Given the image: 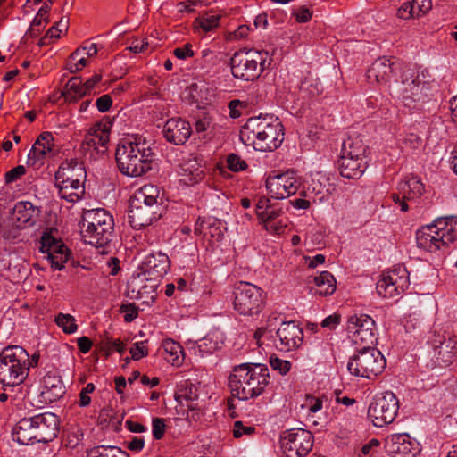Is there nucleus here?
I'll list each match as a JSON object with an SVG mask.
<instances>
[{
    "label": "nucleus",
    "mask_w": 457,
    "mask_h": 457,
    "mask_svg": "<svg viewBox=\"0 0 457 457\" xmlns=\"http://www.w3.org/2000/svg\"><path fill=\"white\" fill-rule=\"evenodd\" d=\"M109 446L99 445L87 451V457H107L109 456Z\"/></svg>",
    "instance_id": "obj_63"
},
{
    "label": "nucleus",
    "mask_w": 457,
    "mask_h": 457,
    "mask_svg": "<svg viewBox=\"0 0 457 457\" xmlns=\"http://www.w3.org/2000/svg\"><path fill=\"white\" fill-rule=\"evenodd\" d=\"M62 96L65 97L67 101H78L86 96V82L80 76H74L71 78L66 86L64 91L62 92Z\"/></svg>",
    "instance_id": "obj_41"
},
{
    "label": "nucleus",
    "mask_w": 457,
    "mask_h": 457,
    "mask_svg": "<svg viewBox=\"0 0 457 457\" xmlns=\"http://www.w3.org/2000/svg\"><path fill=\"white\" fill-rule=\"evenodd\" d=\"M397 194H393L392 199L395 204H399L402 212L408 211L406 199H415L420 197L424 192V185L421 180L415 176L403 179L397 184Z\"/></svg>",
    "instance_id": "obj_23"
},
{
    "label": "nucleus",
    "mask_w": 457,
    "mask_h": 457,
    "mask_svg": "<svg viewBox=\"0 0 457 457\" xmlns=\"http://www.w3.org/2000/svg\"><path fill=\"white\" fill-rule=\"evenodd\" d=\"M417 245L431 253H445L457 241V217H440L417 231Z\"/></svg>",
    "instance_id": "obj_5"
},
{
    "label": "nucleus",
    "mask_w": 457,
    "mask_h": 457,
    "mask_svg": "<svg viewBox=\"0 0 457 457\" xmlns=\"http://www.w3.org/2000/svg\"><path fill=\"white\" fill-rule=\"evenodd\" d=\"M29 353L19 345L9 346L0 353V383L14 386L23 382L27 376Z\"/></svg>",
    "instance_id": "obj_8"
},
{
    "label": "nucleus",
    "mask_w": 457,
    "mask_h": 457,
    "mask_svg": "<svg viewBox=\"0 0 457 457\" xmlns=\"http://www.w3.org/2000/svg\"><path fill=\"white\" fill-rule=\"evenodd\" d=\"M396 15L403 20L417 18L411 2L403 3L397 10Z\"/></svg>",
    "instance_id": "obj_53"
},
{
    "label": "nucleus",
    "mask_w": 457,
    "mask_h": 457,
    "mask_svg": "<svg viewBox=\"0 0 457 457\" xmlns=\"http://www.w3.org/2000/svg\"><path fill=\"white\" fill-rule=\"evenodd\" d=\"M254 431V427L247 425L241 420L235 421L232 427V435L237 439L243 438L245 436H252Z\"/></svg>",
    "instance_id": "obj_45"
},
{
    "label": "nucleus",
    "mask_w": 457,
    "mask_h": 457,
    "mask_svg": "<svg viewBox=\"0 0 457 457\" xmlns=\"http://www.w3.org/2000/svg\"><path fill=\"white\" fill-rule=\"evenodd\" d=\"M54 320L57 326L62 328L66 334H72L77 331L78 326L75 318L71 314L59 313Z\"/></svg>",
    "instance_id": "obj_44"
},
{
    "label": "nucleus",
    "mask_w": 457,
    "mask_h": 457,
    "mask_svg": "<svg viewBox=\"0 0 457 457\" xmlns=\"http://www.w3.org/2000/svg\"><path fill=\"white\" fill-rule=\"evenodd\" d=\"M316 293L321 296H329L337 289V280L329 271H321L313 277Z\"/></svg>",
    "instance_id": "obj_40"
},
{
    "label": "nucleus",
    "mask_w": 457,
    "mask_h": 457,
    "mask_svg": "<svg viewBox=\"0 0 457 457\" xmlns=\"http://www.w3.org/2000/svg\"><path fill=\"white\" fill-rule=\"evenodd\" d=\"M284 136L281 121L273 115L249 118L239 134L244 145L261 152H271L278 148L284 141Z\"/></svg>",
    "instance_id": "obj_3"
},
{
    "label": "nucleus",
    "mask_w": 457,
    "mask_h": 457,
    "mask_svg": "<svg viewBox=\"0 0 457 457\" xmlns=\"http://www.w3.org/2000/svg\"><path fill=\"white\" fill-rule=\"evenodd\" d=\"M409 285L408 270L405 267L397 266L382 273L376 289L381 297L394 298L403 294Z\"/></svg>",
    "instance_id": "obj_15"
},
{
    "label": "nucleus",
    "mask_w": 457,
    "mask_h": 457,
    "mask_svg": "<svg viewBox=\"0 0 457 457\" xmlns=\"http://www.w3.org/2000/svg\"><path fill=\"white\" fill-rule=\"evenodd\" d=\"M48 23V18L40 17L36 15L33 19L30 27L28 30V34L30 37H37L42 30L43 28Z\"/></svg>",
    "instance_id": "obj_48"
},
{
    "label": "nucleus",
    "mask_w": 457,
    "mask_h": 457,
    "mask_svg": "<svg viewBox=\"0 0 457 457\" xmlns=\"http://www.w3.org/2000/svg\"><path fill=\"white\" fill-rule=\"evenodd\" d=\"M174 55L179 60H185L194 55V51L190 44H186L181 47H178L173 51Z\"/></svg>",
    "instance_id": "obj_57"
},
{
    "label": "nucleus",
    "mask_w": 457,
    "mask_h": 457,
    "mask_svg": "<svg viewBox=\"0 0 457 457\" xmlns=\"http://www.w3.org/2000/svg\"><path fill=\"white\" fill-rule=\"evenodd\" d=\"M457 342L453 338L444 339L434 345V357L439 365L449 366L453 363L456 353Z\"/></svg>",
    "instance_id": "obj_37"
},
{
    "label": "nucleus",
    "mask_w": 457,
    "mask_h": 457,
    "mask_svg": "<svg viewBox=\"0 0 457 457\" xmlns=\"http://www.w3.org/2000/svg\"><path fill=\"white\" fill-rule=\"evenodd\" d=\"M270 364L274 370H278L281 375H286L291 369V362L278 357H270Z\"/></svg>",
    "instance_id": "obj_49"
},
{
    "label": "nucleus",
    "mask_w": 457,
    "mask_h": 457,
    "mask_svg": "<svg viewBox=\"0 0 457 457\" xmlns=\"http://www.w3.org/2000/svg\"><path fill=\"white\" fill-rule=\"evenodd\" d=\"M142 154L133 155L132 150L116 148V161L120 172L129 177H140L151 169L153 158L148 157L145 149Z\"/></svg>",
    "instance_id": "obj_18"
},
{
    "label": "nucleus",
    "mask_w": 457,
    "mask_h": 457,
    "mask_svg": "<svg viewBox=\"0 0 457 457\" xmlns=\"http://www.w3.org/2000/svg\"><path fill=\"white\" fill-rule=\"evenodd\" d=\"M228 167L232 171L244 170L246 168V163L235 154H231L228 156Z\"/></svg>",
    "instance_id": "obj_52"
},
{
    "label": "nucleus",
    "mask_w": 457,
    "mask_h": 457,
    "mask_svg": "<svg viewBox=\"0 0 457 457\" xmlns=\"http://www.w3.org/2000/svg\"><path fill=\"white\" fill-rule=\"evenodd\" d=\"M158 280L141 273L133 275L128 282V295L131 299L149 304L154 300Z\"/></svg>",
    "instance_id": "obj_19"
},
{
    "label": "nucleus",
    "mask_w": 457,
    "mask_h": 457,
    "mask_svg": "<svg viewBox=\"0 0 457 457\" xmlns=\"http://www.w3.org/2000/svg\"><path fill=\"white\" fill-rule=\"evenodd\" d=\"M303 334L302 328L293 321L283 322L278 328L274 344L277 349L288 352L302 345Z\"/></svg>",
    "instance_id": "obj_21"
},
{
    "label": "nucleus",
    "mask_w": 457,
    "mask_h": 457,
    "mask_svg": "<svg viewBox=\"0 0 457 457\" xmlns=\"http://www.w3.org/2000/svg\"><path fill=\"white\" fill-rule=\"evenodd\" d=\"M117 148H123V150H132L133 155L142 154V149H145V154L148 157L153 158V150L151 144L145 138L138 135H130L121 138L119 141Z\"/></svg>",
    "instance_id": "obj_36"
},
{
    "label": "nucleus",
    "mask_w": 457,
    "mask_h": 457,
    "mask_svg": "<svg viewBox=\"0 0 457 457\" xmlns=\"http://www.w3.org/2000/svg\"><path fill=\"white\" fill-rule=\"evenodd\" d=\"M386 449L392 457H416L420 447L408 434H394L386 440Z\"/></svg>",
    "instance_id": "obj_22"
},
{
    "label": "nucleus",
    "mask_w": 457,
    "mask_h": 457,
    "mask_svg": "<svg viewBox=\"0 0 457 457\" xmlns=\"http://www.w3.org/2000/svg\"><path fill=\"white\" fill-rule=\"evenodd\" d=\"M40 244V250L47 254L52 267L62 270L68 261V249L63 242L54 237L51 231H46L43 233Z\"/></svg>",
    "instance_id": "obj_20"
},
{
    "label": "nucleus",
    "mask_w": 457,
    "mask_h": 457,
    "mask_svg": "<svg viewBox=\"0 0 457 457\" xmlns=\"http://www.w3.org/2000/svg\"><path fill=\"white\" fill-rule=\"evenodd\" d=\"M366 145L359 137H348L343 141L338 167L344 178L357 179L368 167Z\"/></svg>",
    "instance_id": "obj_9"
},
{
    "label": "nucleus",
    "mask_w": 457,
    "mask_h": 457,
    "mask_svg": "<svg viewBox=\"0 0 457 457\" xmlns=\"http://www.w3.org/2000/svg\"><path fill=\"white\" fill-rule=\"evenodd\" d=\"M212 126V120L208 115H204L203 118H200L195 122V130L198 133L207 131L209 128Z\"/></svg>",
    "instance_id": "obj_61"
},
{
    "label": "nucleus",
    "mask_w": 457,
    "mask_h": 457,
    "mask_svg": "<svg viewBox=\"0 0 457 457\" xmlns=\"http://www.w3.org/2000/svg\"><path fill=\"white\" fill-rule=\"evenodd\" d=\"M386 364L380 351L374 346H363L349 359L347 369L355 377L372 379L383 371Z\"/></svg>",
    "instance_id": "obj_11"
},
{
    "label": "nucleus",
    "mask_w": 457,
    "mask_h": 457,
    "mask_svg": "<svg viewBox=\"0 0 457 457\" xmlns=\"http://www.w3.org/2000/svg\"><path fill=\"white\" fill-rule=\"evenodd\" d=\"M270 383V372L265 364L246 362L233 368L228 377L231 395L240 401L261 395Z\"/></svg>",
    "instance_id": "obj_4"
},
{
    "label": "nucleus",
    "mask_w": 457,
    "mask_h": 457,
    "mask_svg": "<svg viewBox=\"0 0 457 457\" xmlns=\"http://www.w3.org/2000/svg\"><path fill=\"white\" fill-rule=\"evenodd\" d=\"M222 228L223 225L219 220L212 217L199 218L195 225V233L214 243L223 237Z\"/></svg>",
    "instance_id": "obj_32"
},
{
    "label": "nucleus",
    "mask_w": 457,
    "mask_h": 457,
    "mask_svg": "<svg viewBox=\"0 0 457 457\" xmlns=\"http://www.w3.org/2000/svg\"><path fill=\"white\" fill-rule=\"evenodd\" d=\"M64 394V386L57 371H48L41 380L40 396L45 403H53Z\"/></svg>",
    "instance_id": "obj_30"
},
{
    "label": "nucleus",
    "mask_w": 457,
    "mask_h": 457,
    "mask_svg": "<svg viewBox=\"0 0 457 457\" xmlns=\"http://www.w3.org/2000/svg\"><path fill=\"white\" fill-rule=\"evenodd\" d=\"M54 179L62 198L71 203L83 198L86 188V170L82 162H79L75 159L62 163L55 172Z\"/></svg>",
    "instance_id": "obj_7"
},
{
    "label": "nucleus",
    "mask_w": 457,
    "mask_h": 457,
    "mask_svg": "<svg viewBox=\"0 0 457 457\" xmlns=\"http://www.w3.org/2000/svg\"><path fill=\"white\" fill-rule=\"evenodd\" d=\"M34 424L38 434V443H46L57 436L59 430L58 417L52 412L33 416Z\"/></svg>",
    "instance_id": "obj_27"
},
{
    "label": "nucleus",
    "mask_w": 457,
    "mask_h": 457,
    "mask_svg": "<svg viewBox=\"0 0 457 457\" xmlns=\"http://www.w3.org/2000/svg\"><path fill=\"white\" fill-rule=\"evenodd\" d=\"M170 270V259L167 254L158 252L145 256L140 265L141 274L156 279L163 278Z\"/></svg>",
    "instance_id": "obj_24"
},
{
    "label": "nucleus",
    "mask_w": 457,
    "mask_h": 457,
    "mask_svg": "<svg viewBox=\"0 0 457 457\" xmlns=\"http://www.w3.org/2000/svg\"><path fill=\"white\" fill-rule=\"evenodd\" d=\"M303 408L307 410V413L309 415L315 414L322 410L323 399L320 397H309L307 398L305 404L303 405Z\"/></svg>",
    "instance_id": "obj_50"
},
{
    "label": "nucleus",
    "mask_w": 457,
    "mask_h": 457,
    "mask_svg": "<svg viewBox=\"0 0 457 457\" xmlns=\"http://www.w3.org/2000/svg\"><path fill=\"white\" fill-rule=\"evenodd\" d=\"M301 185V177L291 170L275 175H269L265 181L269 195L278 200L286 199L296 194Z\"/></svg>",
    "instance_id": "obj_16"
},
{
    "label": "nucleus",
    "mask_w": 457,
    "mask_h": 457,
    "mask_svg": "<svg viewBox=\"0 0 457 457\" xmlns=\"http://www.w3.org/2000/svg\"><path fill=\"white\" fill-rule=\"evenodd\" d=\"M12 438L21 445H29L38 442V434L34 424L33 417L21 419L12 431Z\"/></svg>",
    "instance_id": "obj_34"
},
{
    "label": "nucleus",
    "mask_w": 457,
    "mask_h": 457,
    "mask_svg": "<svg viewBox=\"0 0 457 457\" xmlns=\"http://www.w3.org/2000/svg\"><path fill=\"white\" fill-rule=\"evenodd\" d=\"M164 137L174 145H183L191 135L190 124L181 118H172L163 127Z\"/></svg>",
    "instance_id": "obj_29"
},
{
    "label": "nucleus",
    "mask_w": 457,
    "mask_h": 457,
    "mask_svg": "<svg viewBox=\"0 0 457 457\" xmlns=\"http://www.w3.org/2000/svg\"><path fill=\"white\" fill-rule=\"evenodd\" d=\"M84 50L85 47L78 48L71 54L67 62V69L71 73H76L86 67V57L81 55Z\"/></svg>",
    "instance_id": "obj_42"
},
{
    "label": "nucleus",
    "mask_w": 457,
    "mask_h": 457,
    "mask_svg": "<svg viewBox=\"0 0 457 457\" xmlns=\"http://www.w3.org/2000/svg\"><path fill=\"white\" fill-rule=\"evenodd\" d=\"M263 306L262 290L247 282H240L234 290L233 308L240 315L254 316Z\"/></svg>",
    "instance_id": "obj_12"
},
{
    "label": "nucleus",
    "mask_w": 457,
    "mask_h": 457,
    "mask_svg": "<svg viewBox=\"0 0 457 457\" xmlns=\"http://www.w3.org/2000/svg\"><path fill=\"white\" fill-rule=\"evenodd\" d=\"M112 104V97L109 95H103L96 101V106L100 112H106Z\"/></svg>",
    "instance_id": "obj_54"
},
{
    "label": "nucleus",
    "mask_w": 457,
    "mask_h": 457,
    "mask_svg": "<svg viewBox=\"0 0 457 457\" xmlns=\"http://www.w3.org/2000/svg\"><path fill=\"white\" fill-rule=\"evenodd\" d=\"M399 401L391 391L376 395L368 409V418L375 427L392 423L398 413Z\"/></svg>",
    "instance_id": "obj_13"
},
{
    "label": "nucleus",
    "mask_w": 457,
    "mask_h": 457,
    "mask_svg": "<svg viewBox=\"0 0 457 457\" xmlns=\"http://www.w3.org/2000/svg\"><path fill=\"white\" fill-rule=\"evenodd\" d=\"M269 54L256 49H242L230 60L232 75L239 79L253 81L259 78L265 68Z\"/></svg>",
    "instance_id": "obj_10"
},
{
    "label": "nucleus",
    "mask_w": 457,
    "mask_h": 457,
    "mask_svg": "<svg viewBox=\"0 0 457 457\" xmlns=\"http://www.w3.org/2000/svg\"><path fill=\"white\" fill-rule=\"evenodd\" d=\"M39 213V209L30 202H18L12 211V220L16 228L32 227L36 223Z\"/></svg>",
    "instance_id": "obj_31"
},
{
    "label": "nucleus",
    "mask_w": 457,
    "mask_h": 457,
    "mask_svg": "<svg viewBox=\"0 0 457 457\" xmlns=\"http://www.w3.org/2000/svg\"><path fill=\"white\" fill-rule=\"evenodd\" d=\"M165 360L172 366L180 367L185 360V354L182 346L171 338H166L162 341Z\"/></svg>",
    "instance_id": "obj_39"
},
{
    "label": "nucleus",
    "mask_w": 457,
    "mask_h": 457,
    "mask_svg": "<svg viewBox=\"0 0 457 457\" xmlns=\"http://www.w3.org/2000/svg\"><path fill=\"white\" fill-rule=\"evenodd\" d=\"M294 15L298 22L304 23L311 20L312 12L309 8L302 6L294 12Z\"/></svg>",
    "instance_id": "obj_56"
},
{
    "label": "nucleus",
    "mask_w": 457,
    "mask_h": 457,
    "mask_svg": "<svg viewBox=\"0 0 457 457\" xmlns=\"http://www.w3.org/2000/svg\"><path fill=\"white\" fill-rule=\"evenodd\" d=\"M178 175L179 181L186 186H191L200 181L203 178V170L198 160L192 156L185 159L179 164Z\"/></svg>",
    "instance_id": "obj_33"
},
{
    "label": "nucleus",
    "mask_w": 457,
    "mask_h": 457,
    "mask_svg": "<svg viewBox=\"0 0 457 457\" xmlns=\"http://www.w3.org/2000/svg\"><path fill=\"white\" fill-rule=\"evenodd\" d=\"M349 337L355 345L373 346L377 342V328L374 320L367 314H355L347 321Z\"/></svg>",
    "instance_id": "obj_17"
},
{
    "label": "nucleus",
    "mask_w": 457,
    "mask_h": 457,
    "mask_svg": "<svg viewBox=\"0 0 457 457\" xmlns=\"http://www.w3.org/2000/svg\"><path fill=\"white\" fill-rule=\"evenodd\" d=\"M271 207H272V205L270 204V199L268 197H266V196L259 197L255 204V209H254L256 216L258 217L261 214V212L262 213Z\"/></svg>",
    "instance_id": "obj_59"
},
{
    "label": "nucleus",
    "mask_w": 457,
    "mask_h": 457,
    "mask_svg": "<svg viewBox=\"0 0 457 457\" xmlns=\"http://www.w3.org/2000/svg\"><path fill=\"white\" fill-rule=\"evenodd\" d=\"M223 342V334L219 330H212L197 341H189L187 349L195 356L203 358L220 348Z\"/></svg>",
    "instance_id": "obj_26"
},
{
    "label": "nucleus",
    "mask_w": 457,
    "mask_h": 457,
    "mask_svg": "<svg viewBox=\"0 0 457 457\" xmlns=\"http://www.w3.org/2000/svg\"><path fill=\"white\" fill-rule=\"evenodd\" d=\"M166 431L165 420L162 418H154L152 420V434L154 439L160 440L163 437Z\"/></svg>",
    "instance_id": "obj_47"
},
{
    "label": "nucleus",
    "mask_w": 457,
    "mask_h": 457,
    "mask_svg": "<svg viewBox=\"0 0 457 457\" xmlns=\"http://www.w3.org/2000/svg\"><path fill=\"white\" fill-rule=\"evenodd\" d=\"M308 190L315 195L314 201L321 204L328 201L329 196L335 192L336 185L329 174L323 171H314L311 173Z\"/></svg>",
    "instance_id": "obj_25"
},
{
    "label": "nucleus",
    "mask_w": 457,
    "mask_h": 457,
    "mask_svg": "<svg viewBox=\"0 0 457 457\" xmlns=\"http://www.w3.org/2000/svg\"><path fill=\"white\" fill-rule=\"evenodd\" d=\"M411 4L418 18L427 14L432 8V0H412Z\"/></svg>",
    "instance_id": "obj_46"
},
{
    "label": "nucleus",
    "mask_w": 457,
    "mask_h": 457,
    "mask_svg": "<svg viewBox=\"0 0 457 457\" xmlns=\"http://www.w3.org/2000/svg\"><path fill=\"white\" fill-rule=\"evenodd\" d=\"M313 446V436L303 428H292L280 436V448L284 457H304Z\"/></svg>",
    "instance_id": "obj_14"
},
{
    "label": "nucleus",
    "mask_w": 457,
    "mask_h": 457,
    "mask_svg": "<svg viewBox=\"0 0 457 457\" xmlns=\"http://www.w3.org/2000/svg\"><path fill=\"white\" fill-rule=\"evenodd\" d=\"M221 12L216 10H209L200 14L194 21L197 32H211L220 25Z\"/></svg>",
    "instance_id": "obj_38"
},
{
    "label": "nucleus",
    "mask_w": 457,
    "mask_h": 457,
    "mask_svg": "<svg viewBox=\"0 0 457 457\" xmlns=\"http://www.w3.org/2000/svg\"><path fill=\"white\" fill-rule=\"evenodd\" d=\"M112 230L113 219L105 209H87V245L95 250L91 255H99L97 262L100 263V269L104 273L114 276L120 270V261L108 255Z\"/></svg>",
    "instance_id": "obj_2"
},
{
    "label": "nucleus",
    "mask_w": 457,
    "mask_h": 457,
    "mask_svg": "<svg viewBox=\"0 0 457 457\" xmlns=\"http://www.w3.org/2000/svg\"><path fill=\"white\" fill-rule=\"evenodd\" d=\"M133 360H139L146 354V350L143 342L135 343L129 349Z\"/></svg>",
    "instance_id": "obj_58"
},
{
    "label": "nucleus",
    "mask_w": 457,
    "mask_h": 457,
    "mask_svg": "<svg viewBox=\"0 0 457 457\" xmlns=\"http://www.w3.org/2000/svg\"><path fill=\"white\" fill-rule=\"evenodd\" d=\"M54 148V137L51 132H43L33 144L28 154V164L34 167L43 165L45 159Z\"/></svg>",
    "instance_id": "obj_28"
},
{
    "label": "nucleus",
    "mask_w": 457,
    "mask_h": 457,
    "mask_svg": "<svg viewBox=\"0 0 457 457\" xmlns=\"http://www.w3.org/2000/svg\"><path fill=\"white\" fill-rule=\"evenodd\" d=\"M249 27L246 25L239 26L234 32L229 35L230 40H240L246 37L249 34Z\"/></svg>",
    "instance_id": "obj_62"
},
{
    "label": "nucleus",
    "mask_w": 457,
    "mask_h": 457,
    "mask_svg": "<svg viewBox=\"0 0 457 457\" xmlns=\"http://www.w3.org/2000/svg\"><path fill=\"white\" fill-rule=\"evenodd\" d=\"M148 43L145 39H136L129 46V51L134 53H141L146 50Z\"/></svg>",
    "instance_id": "obj_64"
},
{
    "label": "nucleus",
    "mask_w": 457,
    "mask_h": 457,
    "mask_svg": "<svg viewBox=\"0 0 457 457\" xmlns=\"http://www.w3.org/2000/svg\"><path fill=\"white\" fill-rule=\"evenodd\" d=\"M62 29L56 26L50 28L46 36L41 39V45L50 44L52 39H57L60 37Z\"/></svg>",
    "instance_id": "obj_60"
},
{
    "label": "nucleus",
    "mask_w": 457,
    "mask_h": 457,
    "mask_svg": "<svg viewBox=\"0 0 457 457\" xmlns=\"http://www.w3.org/2000/svg\"><path fill=\"white\" fill-rule=\"evenodd\" d=\"M25 172H26V170H25L24 166L19 165L13 169H12L8 172H6L5 182L7 184L14 182L15 180L20 179L21 176H23L25 174Z\"/></svg>",
    "instance_id": "obj_55"
},
{
    "label": "nucleus",
    "mask_w": 457,
    "mask_h": 457,
    "mask_svg": "<svg viewBox=\"0 0 457 457\" xmlns=\"http://www.w3.org/2000/svg\"><path fill=\"white\" fill-rule=\"evenodd\" d=\"M326 259H327L326 255H324L322 253H318V254H315L314 256H310V255L303 256L304 264L309 269H316V268L323 265L326 262Z\"/></svg>",
    "instance_id": "obj_51"
},
{
    "label": "nucleus",
    "mask_w": 457,
    "mask_h": 457,
    "mask_svg": "<svg viewBox=\"0 0 457 457\" xmlns=\"http://www.w3.org/2000/svg\"><path fill=\"white\" fill-rule=\"evenodd\" d=\"M281 209L272 206L257 217L259 223L270 234L281 233L286 228V222L280 218Z\"/></svg>",
    "instance_id": "obj_35"
},
{
    "label": "nucleus",
    "mask_w": 457,
    "mask_h": 457,
    "mask_svg": "<svg viewBox=\"0 0 457 457\" xmlns=\"http://www.w3.org/2000/svg\"><path fill=\"white\" fill-rule=\"evenodd\" d=\"M370 83L389 84V87L403 104L411 108L412 104L425 102L436 83L425 70L402 69L400 63L386 57L376 60L367 71Z\"/></svg>",
    "instance_id": "obj_1"
},
{
    "label": "nucleus",
    "mask_w": 457,
    "mask_h": 457,
    "mask_svg": "<svg viewBox=\"0 0 457 457\" xmlns=\"http://www.w3.org/2000/svg\"><path fill=\"white\" fill-rule=\"evenodd\" d=\"M84 437V432L83 429L79 427H71L67 431L66 439H65V445L68 448L71 449H76L78 446L80 445L82 440Z\"/></svg>",
    "instance_id": "obj_43"
},
{
    "label": "nucleus",
    "mask_w": 457,
    "mask_h": 457,
    "mask_svg": "<svg viewBox=\"0 0 457 457\" xmlns=\"http://www.w3.org/2000/svg\"><path fill=\"white\" fill-rule=\"evenodd\" d=\"M160 190L154 185H145L136 191L129 202L128 221L135 229L148 226L160 217Z\"/></svg>",
    "instance_id": "obj_6"
}]
</instances>
